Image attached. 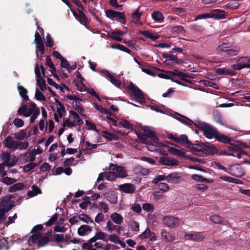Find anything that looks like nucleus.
Instances as JSON below:
<instances>
[{
	"label": "nucleus",
	"mask_w": 250,
	"mask_h": 250,
	"mask_svg": "<svg viewBox=\"0 0 250 250\" xmlns=\"http://www.w3.org/2000/svg\"><path fill=\"white\" fill-rule=\"evenodd\" d=\"M101 73L104 77L109 80L111 83L116 87L119 88L121 86V83L107 70L104 69L101 70Z\"/></svg>",
	"instance_id": "obj_15"
},
{
	"label": "nucleus",
	"mask_w": 250,
	"mask_h": 250,
	"mask_svg": "<svg viewBox=\"0 0 250 250\" xmlns=\"http://www.w3.org/2000/svg\"><path fill=\"white\" fill-rule=\"evenodd\" d=\"M239 52V49L237 47H232L231 45L229 46V48L228 49V51L226 53V55L228 56H235Z\"/></svg>",
	"instance_id": "obj_45"
},
{
	"label": "nucleus",
	"mask_w": 250,
	"mask_h": 250,
	"mask_svg": "<svg viewBox=\"0 0 250 250\" xmlns=\"http://www.w3.org/2000/svg\"><path fill=\"white\" fill-rule=\"evenodd\" d=\"M230 45L227 43H222L217 47V51L220 53H225L226 54L228 49L229 48Z\"/></svg>",
	"instance_id": "obj_49"
},
{
	"label": "nucleus",
	"mask_w": 250,
	"mask_h": 250,
	"mask_svg": "<svg viewBox=\"0 0 250 250\" xmlns=\"http://www.w3.org/2000/svg\"><path fill=\"white\" fill-rule=\"evenodd\" d=\"M110 217L112 221L117 225H120L122 223L124 218L123 217L118 213L114 212L112 213Z\"/></svg>",
	"instance_id": "obj_30"
},
{
	"label": "nucleus",
	"mask_w": 250,
	"mask_h": 250,
	"mask_svg": "<svg viewBox=\"0 0 250 250\" xmlns=\"http://www.w3.org/2000/svg\"><path fill=\"white\" fill-rule=\"evenodd\" d=\"M211 14V18L217 19H221L226 18V13L224 10H222L219 9H216L213 10L211 12H210Z\"/></svg>",
	"instance_id": "obj_24"
},
{
	"label": "nucleus",
	"mask_w": 250,
	"mask_h": 250,
	"mask_svg": "<svg viewBox=\"0 0 250 250\" xmlns=\"http://www.w3.org/2000/svg\"><path fill=\"white\" fill-rule=\"evenodd\" d=\"M98 208L104 213L108 212L109 209L108 205L104 202H100L98 203Z\"/></svg>",
	"instance_id": "obj_50"
},
{
	"label": "nucleus",
	"mask_w": 250,
	"mask_h": 250,
	"mask_svg": "<svg viewBox=\"0 0 250 250\" xmlns=\"http://www.w3.org/2000/svg\"><path fill=\"white\" fill-rule=\"evenodd\" d=\"M94 244L92 245L93 247L94 246L98 249H102L103 250H109L110 249V245L109 244H104L101 242H94Z\"/></svg>",
	"instance_id": "obj_48"
},
{
	"label": "nucleus",
	"mask_w": 250,
	"mask_h": 250,
	"mask_svg": "<svg viewBox=\"0 0 250 250\" xmlns=\"http://www.w3.org/2000/svg\"><path fill=\"white\" fill-rule=\"evenodd\" d=\"M79 242V240L72 237L70 235H66L64 238V243H65V244H64L63 245L60 244L59 245V246L61 248H63L66 245H67L70 243L75 244L78 243Z\"/></svg>",
	"instance_id": "obj_35"
},
{
	"label": "nucleus",
	"mask_w": 250,
	"mask_h": 250,
	"mask_svg": "<svg viewBox=\"0 0 250 250\" xmlns=\"http://www.w3.org/2000/svg\"><path fill=\"white\" fill-rule=\"evenodd\" d=\"M36 43V53L37 57H38V51L41 52V54H43L44 51V45L42 41H35Z\"/></svg>",
	"instance_id": "obj_36"
},
{
	"label": "nucleus",
	"mask_w": 250,
	"mask_h": 250,
	"mask_svg": "<svg viewBox=\"0 0 250 250\" xmlns=\"http://www.w3.org/2000/svg\"><path fill=\"white\" fill-rule=\"evenodd\" d=\"M79 220L86 223H93V220L88 215L85 214H80Z\"/></svg>",
	"instance_id": "obj_59"
},
{
	"label": "nucleus",
	"mask_w": 250,
	"mask_h": 250,
	"mask_svg": "<svg viewBox=\"0 0 250 250\" xmlns=\"http://www.w3.org/2000/svg\"><path fill=\"white\" fill-rule=\"evenodd\" d=\"M35 97L38 101H44L45 100V97L38 89H36Z\"/></svg>",
	"instance_id": "obj_62"
},
{
	"label": "nucleus",
	"mask_w": 250,
	"mask_h": 250,
	"mask_svg": "<svg viewBox=\"0 0 250 250\" xmlns=\"http://www.w3.org/2000/svg\"><path fill=\"white\" fill-rule=\"evenodd\" d=\"M185 238L188 240H191L195 242H200L205 238L204 235L199 232H192L185 233Z\"/></svg>",
	"instance_id": "obj_14"
},
{
	"label": "nucleus",
	"mask_w": 250,
	"mask_h": 250,
	"mask_svg": "<svg viewBox=\"0 0 250 250\" xmlns=\"http://www.w3.org/2000/svg\"><path fill=\"white\" fill-rule=\"evenodd\" d=\"M41 34L43 35V29L40 27L39 26L38 27V29L36 30L35 34V40L34 41H42V39L41 37Z\"/></svg>",
	"instance_id": "obj_53"
},
{
	"label": "nucleus",
	"mask_w": 250,
	"mask_h": 250,
	"mask_svg": "<svg viewBox=\"0 0 250 250\" xmlns=\"http://www.w3.org/2000/svg\"><path fill=\"white\" fill-rule=\"evenodd\" d=\"M109 169L115 173L117 177L125 178L127 176L126 170L124 167L111 164L110 165Z\"/></svg>",
	"instance_id": "obj_13"
},
{
	"label": "nucleus",
	"mask_w": 250,
	"mask_h": 250,
	"mask_svg": "<svg viewBox=\"0 0 250 250\" xmlns=\"http://www.w3.org/2000/svg\"><path fill=\"white\" fill-rule=\"evenodd\" d=\"M151 234L150 229L149 228H146L143 232L139 235V237L141 239H146L151 236Z\"/></svg>",
	"instance_id": "obj_56"
},
{
	"label": "nucleus",
	"mask_w": 250,
	"mask_h": 250,
	"mask_svg": "<svg viewBox=\"0 0 250 250\" xmlns=\"http://www.w3.org/2000/svg\"><path fill=\"white\" fill-rule=\"evenodd\" d=\"M37 164L35 163H30L26 165H25L23 167V169L24 172H28L31 170L33 169L35 167H36Z\"/></svg>",
	"instance_id": "obj_61"
},
{
	"label": "nucleus",
	"mask_w": 250,
	"mask_h": 250,
	"mask_svg": "<svg viewBox=\"0 0 250 250\" xmlns=\"http://www.w3.org/2000/svg\"><path fill=\"white\" fill-rule=\"evenodd\" d=\"M151 18L155 22L162 23L164 21L165 17L163 14L159 11H155L151 14Z\"/></svg>",
	"instance_id": "obj_27"
},
{
	"label": "nucleus",
	"mask_w": 250,
	"mask_h": 250,
	"mask_svg": "<svg viewBox=\"0 0 250 250\" xmlns=\"http://www.w3.org/2000/svg\"><path fill=\"white\" fill-rule=\"evenodd\" d=\"M116 126H123L124 128H125L126 129H131L132 128V125L131 124L128 122L126 120H123L121 122H120L118 124V125H115Z\"/></svg>",
	"instance_id": "obj_54"
},
{
	"label": "nucleus",
	"mask_w": 250,
	"mask_h": 250,
	"mask_svg": "<svg viewBox=\"0 0 250 250\" xmlns=\"http://www.w3.org/2000/svg\"><path fill=\"white\" fill-rule=\"evenodd\" d=\"M18 89L19 92L20 96L23 98L24 100H27L28 99L27 95V90L23 86L20 85L19 83L18 86Z\"/></svg>",
	"instance_id": "obj_41"
},
{
	"label": "nucleus",
	"mask_w": 250,
	"mask_h": 250,
	"mask_svg": "<svg viewBox=\"0 0 250 250\" xmlns=\"http://www.w3.org/2000/svg\"><path fill=\"white\" fill-rule=\"evenodd\" d=\"M3 144L5 147L9 149H15L18 148V141H15L10 136H8L5 138Z\"/></svg>",
	"instance_id": "obj_16"
},
{
	"label": "nucleus",
	"mask_w": 250,
	"mask_h": 250,
	"mask_svg": "<svg viewBox=\"0 0 250 250\" xmlns=\"http://www.w3.org/2000/svg\"><path fill=\"white\" fill-rule=\"evenodd\" d=\"M64 166L65 167L75 166L77 163V161L73 157L66 159L64 162Z\"/></svg>",
	"instance_id": "obj_55"
},
{
	"label": "nucleus",
	"mask_w": 250,
	"mask_h": 250,
	"mask_svg": "<svg viewBox=\"0 0 250 250\" xmlns=\"http://www.w3.org/2000/svg\"><path fill=\"white\" fill-rule=\"evenodd\" d=\"M119 189L122 192L127 194H133L135 192V186L129 183H125L119 186Z\"/></svg>",
	"instance_id": "obj_20"
},
{
	"label": "nucleus",
	"mask_w": 250,
	"mask_h": 250,
	"mask_svg": "<svg viewBox=\"0 0 250 250\" xmlns=\"http://www.w3.org/2000/svg\"><path fill=\"white\" fill-rule=\"evenodd\" d=\"M173 117L180 122L183 123V124L188 125L191 127H192L193 125H196V124L191 120L187 118L186 117L177 113H175Z\"/></svg>",
	"instance_id": "obj_19"
},
{
	"label": "nucleus",
	"mask_w": 250,
	"mask_h": 250,
	"mask_svg": "<svg viewBox=\"0 0 250 250\" xmlns=\"http://www.w3.org/2000/svg\"><path fill=\"white\" fill-rule=\"evenodd\" d=\"M167 150L170 154L181 157H184L185 154L183 149H180L176 147H169L168 148Z\"/></svg>",
	"instance_id": "obj_29"
},
{
	"label": "nucleus",
	"mask_w": 250,
	"mask_h": 250,
	"mask_svg": "<svg viewBox=\"0 0 250 250\" xmlns=\"http://www.w3.org/2000/svg\"><path fill=\"white\" fill-rule=\"evenodd\" d=\"M219 178L226 182H228L229 183H235L237 184H242V182L241 180L232 178L229 176L222 175L219 177Z\"/></svg>",
	"instance_id": "obj_32"
},
{
	"label": "nucleus",
	"mask_w": 250,
	"mask_h": 250,
	"mask_svg": "<svg viewBox=\"0 0 250 250\" xmlns=\"http://www.w3.org/2000/svg\"><path fill=\"white\" fill-rule=\"evenodd\" d=\"M32 190L28 192V196L32 197L37 195L38 194L41 193V190L36 186L33 185L32 187Z\"/></svg>",
	"instance_id": "obj_42"
},
{
	"label": "nucleus",
	"mask_w": 250,
	"mask_h": 250,
	"mask_svg": "<svg viewBox=\"0 0 250 250\" xmlns=\"http://www.w3.org/2000/svg\"><path fill=\"white\" fill-rule=\"evenodd\" d=\"M216 72L219 75H226L229 76H233L234 73L232 71H229L225 68H218L216 70Z\"/></svg>",
	"instance_id": "obj_44"
},
{
	"label": "nucleus",
	"mask_w": 250,
	"mask_h": 250,
	"mask_svg": "<svg viewBox=\"0 0 250 250\" xmlns=\"http://www.w3.org/2000/svg\"><path fill=\"white\" fill-rule=\"evenodd\" d=\"M116 177L115 173L112 170L105 173V178L107 181H114Z\"/></svg>",
	"instance_id": "obj_58"
},
{
	"label": "nucleus",
	"mask_w": 250,
	"mask_h": 250,
	"mask_svg": "<svg viewBox=\"0 0 250 250\" xmlns=\"http://www.w3.org/2000/svg\"><path fill=\"white\" fill-rule=\"evenodd\" d=\"M61 66L62 68H65L69 72L72 71L76 68V65L71 66L68 62L64 58L61 61Z\"/></svg>",
	"instance_id": "obj_33"
},
{
	"label": "nucleus",
	"mask_w": 250,
	"mask_h": 250,
	"mask_svg": "<svg viewBox=\"0 0 250 250\" xmlns=\"http://www.w3.org/2000/svg\"><path fill=\"white\" fill-rule=\"evenodd\" d=\"M162 239L166 242L169 243L175 240V236L174 233H171L166 229H162L161 232Z\"/></svg>",
	"instance_id": "obj_22"
},
{
	"label": "nucleus",
	"mask_w": 250,
	"mask_h": 250,
	"mask_svg": "<svg viewBox=\"0 0 250 250\" xmlns=\"http://www.w3.org/2000/svg\"><path fill=\"white\" fill-rule=\"evenodd\" d=\"M102 134V136L107 141H111L112 140H116L117 139V137L115 135L108 131H103Z\"/></svg>",
	"instance_id": "obj_38"
},
{
	"label": "nucleus",
	"mask_w": 250,
	"mask_h": 250,
	"mask_svg": "<svg viewBox=\"0 0 250 250\" xmlns=\"http://www.w3.org/2000/svg\"><path fill=\"white\" fill-rule=\"evenodd\" d=\"M128 88L129 90L132 93L134 97L137 99L136 101L143 103L144 102L145 100L144 95L141 90L136 86L134 85L132 83H130L128 85Z\"/></svg>",
	"instance_id": "obj_9"
},
{
	"label": "nucleus",
	"mask_w": 250,
	"mask_h": 250,
	"mask_svg": "<svg viewBox=\"0 0 250 250\" xmlns=\"http://www.w3.org/2000/svg\"><path fill=\"white\" fill-rule=\"evenodd\" d=\"M124 34V32L119 30H115L110 33V37L116 41L121 42L123 39L122 36Z\"/></svg>",
	"instance_id": "obj_28"
},
{
	"label": "nucleus",
	"mask_w": 250,
	"mask_h": 250,
	"mask_svg": "<svg viewBox=\"0 0 250 250\" xmlns=\"http://www.w3.org/2000/svg\"><path fill=\"white\" fill-rule=\"evenodd\" d=\"M241 0H230L229 2L225 5L227 8L230 9H235L238 7L240 5L239 1Z\"/></svg>",
	"instance_id": "obj_39"
},
{
	"label": "nucleus",
	"mask_w": 250,
	"mask_h": 250,
	"mask_svg": "<svg viewBox=\"0 0 250 250\" xmlns=\"http://www.w3.org/2000/svg\"><path fill=\"white\" fill-rule=\"evenodd\" d=\"M142 208L146 211L151 212L153 211L154 206L150 203H145L143 204Z\"/></svg>",
	"instance_id": "obj_64"
},
{
	"label": "nucleus",
	"mask_w": 250,
	"mask_h": 250,
	"mask_svg": "<svg viewBox=\"0 0 250 250\" xmlns=\"http://www.w3.org/2000/svg\"><path fill=\"white\" fill-rule=\"evenodd\" d=\"M77 89L81 92H85L89 86V84L84 81H79L76 82Z\"/></svg>",
	"instance_id": "obj_34"
},
{
	"label": "nucleus",
	"mask_w": 250,
	"mask_h": 250,
	"mask_svg": "<svg viewBox=\"0 0 250 250\" xmlns=\"http://www.w3.org/2000/svg\"><path fill=\"white\" fill-rule=\"evenodd\" d=\"M24 188V185L22 183H17L12 186H11L8 191L10 192H15L18 190H21Z\"/></svg>",
	"instance_id": "obj_43"
},
{
	"label": "nucleus",
	"mask_w": 250,
	"mask_h": 250,
	"mask_svg": "<svg viewBox=\"0 0 250 250\" xmlns=\"http://www.w3.org/2000/svg\"><path fill=\"white\" fill-rule=\"evenodd\" d=\"M164 175L165 180L171 183H176L178 182L180 179V176L176 173H172L167 176Z\"/></svg>",
	"instance_id": "obj_25"
},
{
	"label": "nucleus",
	"mask_w": 250,
	"mask_h": 250,
	"mask_svg": "<svg viewBox=\"0 0 250 250\" xmlns=\"http://www.w3.org/2000/svg\"><path fill=\"white\" fill-rule=\"evenodd\" d=\"M171 32L173 34H178L180 35H184L186 32L184 27L181 25L173 26L171 29Z\"/></svg>",
	"instance_id": "obj_40"
},
{
	"label": "nucleus",
	"mask_w": 250,
	"mask_h": 250,
	"mask_svg": "<svg viewBox=\"0 0 250 250\" xmlns=\"http://www.w3.org/2000/svg\"><path fill=\"white\" fill-rule=\"evenodd\" d=\"M83 11V10L79 9V14H78L76 12H73V15L78 21L83 24H85L86 22L87 18Z\"/></svg>",
	"instance_id": "obj_26"
},
{
	"label": "nucleus",
	"mask_w": 250,
	"mask_h": 250,
	"mask_svg": "<svg viewBox=\"0 0 250 250\" xmlns=\"http://www.w3.org/2000/svg\"><path fill=\"white\" fill-rule=\"evenodd\" d=\"M92 228L87 225L81 226L78 229V234L80 236H85L92 232Z\"/></svg>",
	"instance_id": "obj_23"
},
{
	"label": "nucleus",
	"mask_w": 250,
	"mask_h": 250,
	"mask_svg": "<svg viewBox=\"0 0 250 250\" xmlns=\"http://www.w3.org/2000/svg\"><path fill=\"white\" fill-rule=\"evenodd\" d=\"M97 240H102L104 241H107V234L101 231H97L95 235L88 241V243L83 244V249H87L88 250H96L95 249L93 248L92 243L95 242Z\"/></svg>",
	"instance_id": "obj_4"
},
{
	"label": "nucleus",
	"mask_w": 250,
	"mask_h": 250,
	"mask_svg": "<svg viewBox=\"0 0 250 250\" xmlns=\"http://www.w3.org/2000/svg\"><path fill=\"white\" fill-rule=\"evenodd\" d=\"M106 16L111 20L125 21L124 13L113 10H107L105 12Z\"/></svg>",
	"instance_id": "obj_10"
},
{
	"label": "nucleus",
	"mask_w": 250,
	"mask_h": 250,
	"mask_svg": "<svg viewBox=\"0 0 250 250\" xmlns=\"http://www.w3.org/2000/svg\"><path fill=\"white\" fill-rule=\"evenodd\" d=\"M175 142L181 143L185 145H188L189 143V141L188 140V138L187 135H181L179 137H172L170 138Z\"/></svg>",
	"instance_id": "obj_31"
},
{
	"label": "nucleus",
	"mask_w": 250,
	"mask_h": 250,
	"mask_svg": "<svg viewBox=\"0 0 250 250\" xmlns=\"http://www.w3.org/2000/svg\"><path fill=\"white\" fill-rule=\"evenodd\" d=\"M82 101L81 99H80L78 101H76L75 102H73L72 105L74 108L80 114L82 115H83V113L84 112V109L82 107V104H81V102Z\"/></svg>",
	"instance_id": "obj_37"
},
{
	"label": "nucleus",
	"mask_w": 250,
	"mask_h": 250,
	"mask_svg": "<svg viewBox=\"0 0 250 250\" xmlns=\"http://www.w3.org/2000/svg\"><path fill=\"white\" fill-rule=\"evenodd\" d=\"M248 63H250V57H241L235 64L231 65V67L233 70H240L246 68Z\"/></svg>",
	"instance_id": "obj_12"
},
{
	"label": "nucleus",
	"mask_w": 250,
	"mask_h": 250,
	"mask_svg": "<svg viewBox=\"0 0 250 250\" xmlns=\"http://www.w3.org/2000/svg\"><path fill=\"white\" fill-rule=\"evenodd\" d=\"M36 159L34 154L31 151H28L27 152L21 154L20 156V161L21 164H25L28 162H33Z\"/></svg>",
	"instance_id": "obj_21"
},
{
	"label": "nucleus",
	"mask_w": 250,
	"mask_h": 250,
	"mask_svg": "<svg viewBox=\"0 0 250 250\" xmlns=\"http://www.w3.org/2000/svg\"><path fill=\"white\" fill-rule=\"evenodd\" d=\"M163 224L170 228H175L180 223V221L176 217L166 216L162 219Z\"/></svg>",
	"instance_id": "obj_11"
},
{
	"label": "nucleus",
	"mask_w": 250,
	"mask_h": 250,
	"mask_svg": "<svg viewBox=\"0 0 250 250\" xmlns=\"http://www.w3.org/2000/svg\"><path fill=\"white\" fill-rule=\"evenodd\" d=\"M37 83L42 91L46 89L45 82L42 77L37 79Z\"/></svg>",
	"instance_id": "obj_57"
},
{
	"label": "nucleus",
	"mask_w": 250,
	"mask_h": 250,
	"mask_svg": "<svg viewBox=\"0 0 250 250\" xmlns=\"http://www.w3.org/2000/svg\"><path fill=\"white\" fill-rule=\"evenodd\" d=\"M201 82L203 85L205 86H210L216 89H219V87L218 86L217 84L211 81L203 80L201 81Z\"/></svg>",
	"instance_id": "obj_52"
},
{
	"label": "nucleus",
	"mask_w": 250,
	"mask_h": 250,
	"mask_svg": "<svg viewBox=\"0 0 250 250\" xmlns=\"http://www.w3.org/2000/svg\"><path fill=\"white\" fill-rule=\"evenodd\" d=\"M229 171L227 172L234 176L240 177L243 175L242 168L237 165H232L229 166Z\"/></svg>",
	"instance_id": "obj_18"
},
{
	"label": "nucleus",
	"mask_w": 250,
	"mask_h": 250,
	"mask_svg": "<svg viewBox=\"0 0 250 250\" xmlns=\"http://www.w3.org/2000/svg\"><path fill=\"white\" fill-rule=\"evenodd\" d=\"M159 162L161 165L165 166H174L178 165V161L176 159L166 156L160 157Z\"/></svg>",
	"instance_id": "obj_17"
},
{
	"label": "nucleus",
	"mask_w": 250,
	"mask_h": 250,
	"mask_svg": "<svg viewBox=\"0 0 250 250\" xmlns=\"http://www.w3.org/2000/svg\"><path fill=\"white\" fill-rule=\"evenodd\" d=\"M208 147L204 144H195L193 146V149L197 151H202L206 152Z\"/></svg>",
	"instance_id": "obj_47"
},
{
	"label": "nucleus",
	"mask_w": 250,
	"mask_h": 250,
	"mask_svg": "<svg viewBox=\"0 0 250 250\" xmlns=\"http://www.w3.org/2000/svg\"><path fill=\"white\" fill-rule=\"evenodd\" d=\"M19 115H23L25 117L30 116V123H33L40 114V108L37 106L33 102H30L28 104H22L18 110Z\"/></svg>",
	"instance_id": "obj_2"
},
{
	"label": "nucleus",
	"mask_w": 250,
	"mask_h": 250,
	"mask_svg": "<svg viewBox=\"0 0 250 250\" xmlns=\"http://www.w3.org/2000/svg\"><path fill=\"white\" fill-rule=\"evenodd\" d=\"M199 128L203 131V134L208 139H212L217 135V130L215 128L210 126L205 123H199Z\"/></svg>",
	"instance_id": "obj_5"
},
{
	"label": "nucleus",
	"mask_w": 250,
	"mask_h": 250,
	"mask_svg": "<svg viewBox=\"0 0 250 250\" xmlns=\"http://www.w3.org/2000/svg\"><path fill=\"white\" fill-rule=\"evenodd\" d=\"M164 180V175H157L153 179L152 182L155 184L162 192H166L169 189V187L167 184L161 182Z\"/></svg>",
	"instance_id": "obj_8"
},
{
	"label": "nucleus",
	"mask_w": 250,
	"mask_h": 250,
	"mask_svg": "<svg viewBox=\"0 0 250 250\" xmlns=\"http://www.w3.org/2000/svg\"><path fill=\"white\" fill-rule=\"evenodd\" d=\"M215 138H217V140L219 141V142L223 143H228L229 141V138H228L225 135L219 134L218 131L217 135L215 136Z\"/></svg>",
	"instance_id": "obj_60"
},
{
	"label": "nucleus",
	"mask_w": 250,
	"mask_h": 250,
	"mask_svg": "<svg viewBox=\"0 0 250 250\" xmlns=\"http://www.w3.org/2000/svg\"><path fill=\"white\" fill-rule=\"evenodd\" d=\"M65 109L62 105L61 103H59L57 104V110H56V113L58 114L60 118H62L63 116V114L64 112Z\"/></svg>",
	"instance_id": "obj_51"
},
{
	"label": "nucleus",
	"mask_w": 250,
	"mask_h": 250,
	"mask_svg": "<svg viewBox=\"0 0 250 250\" xmlns=\"http://www.w3.org/2000/svg\"><path fill=\"white\" fill-rule=\"evenodd\" d=\"M141 34L154 41H156L159 38V36L158 35H154L146 30L142 31Z\"/></svg>",
	"instance_id": "obj_46"
},
{
	"label": "nucleus",
	"mask_w": 250,
	"mask_h": 250,
	"mask_svg": "<svg viewBox=\"0 0 250 250\" xmlns=\"http://www.w3.org/2000/svg\"><path fill=\"white\" fill-rule=\"evenodd\" d=\"M83 123L82 119H81L79 115L73 110L69 111V115L68 118L63 121V126H66L68 127H72L76 125H81Z\"/></svg>",
	"instance_id": "obj_3"
},
{
	"label": "nucleus",
	"mask_w": 250,
	"mask_h": 250,
	"mask_svg": "<svg viewBox=\"0 0 250 250\" xmlns=\"http://www.w3.org/2000/svg\"><path fill=\"white\" fill-rule=\"evenodd\" d=\"M144 135L138 136L141 139V142L144 144H147L146 140L147 138H151L154 143H158V138L154 135L153 131L148 126H145L143 129Z\"/></svg>",
	"instance_id": "obj_6"
},
{
	"label": "nucleus",
	"mask_w": 250,
	"mask_h": 250,
	"mask_svg": "<svg viewBox=\"0 0 250 250\" xmlns=\"http://www.w3.org/2000/svg\"><path fill=\"white\" fill-rule=\"evenodd\" d=\"M48 242V239L42 237L40 232L33 234L30 237H24L22 241L23 250H34L35 247H31L33 245H37V248L45 246Z\"/></svg>",
	"instance_id": "obj_1"
},
{
	"label": "nucleus",
	"mask_w": 250,
	"mask_h": 250,
	"mask_svg": "<svg viewBox=\"0 0 250 250\" xmlns=\"http://www.w3.org/2000/svg\"><path fill=\"white\" fill-rule=\"evenodd\" d=\"M12 198V195H7L0 199V210L1 211L6 213L12 209L14 207V203L11 200Z\"/></svg>",
	"instance_id": "obj_7"
},
{
	"label": "nucleus",
	"mask_w": 250,
	"mask_h": 250,
	"mask_svg": "<svg viewBox=\"0 0 250 250\" xmlns=\"http://www.w3.org/2000/svg\"><path fill=\"white\" fill-rule=\"evenodd\" d=\"M130 209L132 211L140 213L142 210V208L139 204L137 203H134L130 205Z\"/></svg>",
	"instance_id": "obj_63"
}]
</instances>
